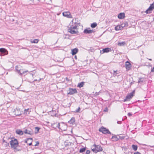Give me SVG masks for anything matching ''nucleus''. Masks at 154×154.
I'll return each mask as SVG.
<instances>
[{
  "instance_id": "nucleus-1",
  "label": "nucleus",
  "mask_w": 154,
  "mask_h": 154,
  "mask_svg": "<svg viewBox=\"0 0 154 154\" xmlns=\"http://www.w3.org/2000/svg\"><path fill=\"white\" fill-rule=\"evenodd\" d=\"M54 125H56V127L60 129L62 131H66L67 128V125L63 123H55Z\"/></svg>"
},
{
  "instance_id": "nucleus-2",
  "label": "nucleus",
  "mask_w": 154,
  "mask_h": 154,
  "mask_svg": "<svg viewBox=\"0 0 154 154\" xmlns=\"http://www.w3.org/2000/svg\"><path fill=\"white\" fill-rule=\"evenodd\" d=\"M10 144L11 148L15 149L18 146V143L16 139H13L10 141Z\"/></svg>"
},
{
  "instance_id": "nucleus-3",
  "label": "nucleus",
  "mask_w": 154,
  "mask_h": 154,
  "mask_svg": "<svg viewBox=\"0 0 154 154\" xmlns=\"http://www.w3.org/2000/svg\"><path fill=\"white\" fill-rule=\"evenodd\" d=\"M68 31L71 34H76L78 33L79 32L78 28H73L72 27H68Z\"/></svg>"
},
{
  "instance_id": "nucleus-4",
  "label": "nucleus",
  "mask_w": 154,
  "mask_h": 154,
  "mask_svg": "<svg viewBox=\"0 0 154 154\" xmlns=\"http://www.w3.org/2000/svg\"><path fill=\"white\" fill-rule=\"evenodd\" d=\"M79 23L76 21V19H73L72 21L71 25H70L69 27H72L73 28H78V25Z\"/></svg>"
},
{
  "instance_id": "nucleus-5",
  "label": "nucleus",
  "mask_w": 154,
  "mask_h": 154,
  "mask_svg": "<svg viewBox=\"0 0 154 154\" xmlns=\"http://www.w3.org/2000/svg\"><path fill=\"white\" fill-rule=\"evenodd\" d=\"M99 131L100 132H101L104 134H111V133L108 129H106V128L103 127H101V128H99Z\"/></svg>"
},
{
  "instance_id": "nucleus-6",
  "label": "nucleus",
  "mask_w": 154,
  "mask_h": 154,
  "mask_svg": "<svg viewBox=\"0 0 154 154\" xmlns=\"http://www.w3.org/2000/svg\"><path fill=\"white\" fill-rule=\"evenodd\" d=\"M153 9H154V2L152 4L150 5L149 7L146 11L145 12L146 14L150 13L151 12V11H152Z\"/></svg>"
},
{
  "instance_id": "nucleus-7",
  "label": "nucleus",
  "mask_w": 154,
  "mask_h": 154,
  "mask_svg": "<svg viewBox=\"0 0 154 154\" xmlns=\"http://www.w3.org/2000/svg\"><path fill=\"white\" fill-rule=\"evenodd\" d=\"M62 105L65 107H69L70 106V102L67 100H64L63 102Z\"/></svg>"
},
{
  "instance_id": "nucleus-8",
  "label": "nucleus",
  "mask_w": 154,
  "mask_h": 154,
  "mask_svg": "<svg viewBox=\"0 0 154 154\" xmlns=\"http://www.w3.org/2000/svg\"><path fill=\"white\" fill-rule=\"evenodd\" d=\"M63 15L68 18H72V16L69 11H65L63 13Z\"/></svg>"
},
{
  "instance_id": "nucleus-9",
  "label": "nucleus",
  "mask_w": 154,
  "mask_h": 154,
  "mask_svg": "<svg viewBox=\"0 0 154 154\" xmlns=\"http://www.w3.org/2000/svg\"><path fill=\"white\" fill-rule=\"evenodd\" d=\"M14 114L16 116H19L21 114V112L20 111V109L17 108H16L14 109Z\"/></svg>"
},
{
  "instance_id": "nucleus-10",
  "label": "nucleus",
  "mask_w": 154,
  "mask_h": 154,
  "mask_svg": "<svg viewBox=\"0 0 154 154\" xmlns=\"http://www.w3.org/2000/svg\"><path fill=\"white\" fill-rule=\"evenodd\" d=\"M125 67L127 70H129L131 67V65L130 63L127 61L125 63Z\"/></svg>"
},
{
  "instance_id": "nucleus-11",
  "label": "nucleus",
  "mask_w": 154,
  "mask_h": 154,
  "mask_svg": "<svg viewBox=\"0 0 154 154\" xmlns=\"http://www.w3.org/2000/svg\"><path fill=\"white\" fill-rule=\"evenodd\" d=\"M69 92L68 93V94L70 95L75 94L77 92V90L75 89L69 88Z\"/></svg>"
},
{
  "instance_id": "nucleus-12",
  "label": "nucleus",
  "mask_w": 154,
  "mask_h": 154,
  "mask_svg": "<svg viewBox=\"0 0 154 154\" xmlns=\"http://www.w3.org/2000/svg\"><path fill=\"white\" fill-rule=\"evenodd\" d=\"M2 146L4 149H5L9 146V144L3 140L2 143Z\"/></svg>"
},
{
  "instance_id": "nucleus-13",
  "label": "nucleus",
  "mask_w": 154,
  "mask_h": 154,
  "mask_svg": "<svg viewBox=\"0 0 154 154\" xmlns=\"http://www.w3.org/2000/svg\"><path fill=\"white\" fill-rule=\"evenodd\" d=\"M111 51V49L109 48H106L103 49L102 50V52L101 51H100V53L101 54H103L105 53H108Z\"/></svg>"
},
{
  "instance_id": "nucleus-14",
  "label": "nucleus",
  "mask_w": 154,
  "mask_h": 154,
  "mask_svg": "<svg viewBox=\"0 0 154 154\" xmlns=\"http://www.w3.org/2000/svg\"><path fill=\"white\" fill-rule=\"evenodd\" d=\"M94 145L96 149L97 152L101 151H102V148L100 146L97 145L95 144H94Z\"/></svg>"
},
{
  "instance_id": "nucleus-15",
  "label": "nucleus",
  "mask_w": 154,
  "mask_h": 154,
  "mask_svg": "<svg viewBox=\"0 0 154 154\" xmlns=\"http://www.w3.org/2000/svg\"><path fill=\"white\" fill-rule=\"evenodd\" d=\"M0 52L5 55H7L8 54V51L4 48H0Z\"/></svg>"
},
{
  "instance_id": "nucleus-16",
  "label": "nucleus",
  "mask_w": 154,
  "mask_h": 154,
  "mask_svg": "<svg viewBox=\"0 0 154 154\" xmlns=\"http://www.w3.org/2000/svg\"><path fill=\"white\" fill-rule=\"evenodd\" d=\"M32 138H28L25 141V142L27 143L30 146L32 144Z\"/></svg>"
},
{
  "instance_id": "nucleus-17",
  "label": "nucleus",
  "mask_w": 154,
  "mask_h": 154,
  "mask_svg": "<svg viewBox=\"0 0 154 154\" xmlns=\"http://www.w3.org/2000/svg\"><path fill=\"white\" fill-rule=\"evenodd\" d=\"M85 34H90L93 32V30L90 29V28L85 29L83 32Z\"/></svg>"
},
{
  "instance_id": "nucleus-18",
  "label": "nucleus",
  "mask_w": 154,
  "mask_h": 154,
  "mask_svg": "<svg viewBox=\"0 0 154 154\" xmlns=\"http://www.w3.org/2000/svg\"><path fill=\"white\" fill-rule=\"evenodd\" d=\"M125 14L124 13H120L118 16V18L119 19H122L125 17Z\"/></svg>"
},
{
  "instance_id": "nucleus-19",
  "label": "nucleus",
  "mask_w": 154,
  "mask_h": 154,
  "mask_svg": "<svg viewBox=\"0 0 154 154\" xmlns=\"http://www.w3.org/2000/svg\"><path fill=\"white\" fill-rule=\"evenodd\" d=\"M78 49L77 48H75L72 49L71 51L72 54V55H75L78 52Z\"/></svg>"
},
{
  "instance_id": "nucleus-20",
  "label": "nucleus",
  "mask_w": 154,
  "mask_h": 154,
  "mask_svg": "<svg viewBox=\"0 0 154 154\" xmlns=\"http://www.w3.org/2000/svg\"><path fill=\"white\" fill-rule=\"evenodd\" d=\"M24 132L25 134H27L30 135H32L33 134V132L32 131H29L27 129L25 130Z\"/></svg>"
},
{
  "instance_id": "nucleus-21",
  "label": "nucleus",
  "mask_w": 154,
  "mask_h": 154,
  "mask_svg": "<svg viewBox=\"0 0 154 154\" xmlns=\"http://www.w3.org/2000/svg\"><path fill=\"white\" fill-rule=\"evenodd\" d=\"M16 133L18 134H19L20 135H22L23 134V131L20 130H17L16 131Z\"/></svg>"
},
{
  "instance_id": "nucleus-22",
  "label": "nucleus",
  "mask_w": 154,
  "mask_h": 154,
  "mask_svg": "<svg viewBox=\"0 0 154 154\" xmlns=\"http://www.w3.org/2000/svg\"><path fill=\"white\" fill-rule=\"evenodd\" d=\"M85 82H81L78 83L77 87L79 88H81L84 85Z\"/></svg>"
},
{
  "instance_id": "nucleus-23",
  "label": "nucleus",
  "mask_w": 154,
  "mask_h": 154,
  "mask_svg": "<svg viewBox=\"0 0 154 154\" xmlns=\"http://www.w3.org/2000/svg\"><path fill=\"white\" fill-rule=\"evenodd\" d=\"M75 119L74 118H72L70 121H69V123L70 124H73L75 122Z\"/></svg>"
},
{
  "instance_id": "nucleus-24",
  "label": "nucleus",
  "mask_w": 154,
  "mask_h": 154,
  "mask_svg": "<svg viewBox=\"0 0 154 154\" xmlns=\"http://www.w3.org/2000/svg\"><path fill=\"white\" fill-rule=\"evenodd\" d=\"M112 140L114 141H117L119 139V138H118L116 135H114L112 136Z\"/></svg>"
},
{
  "instance_id": "nucleus-25",
  "label": "nucleus",
  "mask_w": 154,
  "mask_h": 154,
  "mask_svg": "<svg viewBox=\"0 0 154 154\" xmlns=\"http://www.w3.org/2000/svg\"><path fill=\"white\" fill-rule=\"evenodd\" d=\"M122 29V27H121V25H118L115 27V29L116 30H119Z\"/></svg>"
},
{
  "instance_id": "nucleus-26",
  "label": "nucleus",
  "mask_w": 154,
  "mask_h": 154,
  "mask_svg": "<svg viewBox=\"0 0 154 154\" xmlns=\"http://www.w3.org/2000/svg\"><path fill=\"white\" fill-rule=\"evenodd\" d=\"M126 44L125 42H122L118 43V45L119 46H123Z\"/></svg>"
},
{
  "instance_id": "nucleus-27",
  "label": "nucleus",
  "mask_w": 154,
  "mask_h": 154,
  "mask_svg": "<svg viewBox=\"0 0 154 154\" xmlns=\"http://www.w3.org/2000/svg\"><path fill=\"white\" fill-rule=\"evenodd\" d=\"M135 91H133L131 92L128 94L127 96H133L134 94Z\"/></svg>"
},
{
  "instance_id": "nucleus-28",
  "label": "nucleus",
  "mask_w": 154,
  "mask_h": 154,
  "mask_svg": "<svg viewBox=\"0 0 154 154\" xmlns=\"http://www.w3.org/2000/svg\"><path fill=\"white\" fill-rule=\"evenodd\" d=\"M39 1H45L47 4H50L51 2V0H38Z\"/></svg>"
},
{
  "instance_id": "nucleus-29",
  "label": "nucleus",
  "mask_w": 154,
  "mask_h": 154,
  "mask_svg": "<svg viewBox=\"0 0 154 154\" xmlns=\"http://www.w3.org/2000/svg\"><path fill=\"white\" fill-rule=\"evenodd\" d=\"M97 25V24L96 23H94L91 24V26L92 28L95 27Z\"/></svg>"
},
{
  "instance_id": "nucleus-30",
  "label": "nucleus",
  "mask_w": 154,
  "mask_h": 154,
  "mask_svg": "<svg viewBox=\"0 0 154 154\" xmlns=\"http://www.w3.org/2000/svg\"><path fill=\"white\" fill-rule=\"evenodd\" d=\"M131 97H126V98L124 100V102L130 101Z\"/></svg>"
},
{
  "instance_id": "nucleus-31",
  "label": "nucleus",
  "mask_w": 154,
  "mask_h": 154,
  "mask_svg": "<svg viewBox=\"0 0 154 154\" xmlns=\"http://www.w3.org/2000/svg\"><path fill=\"white\" fill-rule=\"evenodd\" d=\"M23 71V70H21L20 72V73H19V74L20 75H22L23 74H25L26 72H28V70H26L25 71Z\"/></svg>"
},
{
  "instance_id": "nucleus-32",
  "label": "nucleus",
  "mask_w": 154,
  "mask_h": 154,
  "mask_svg": "<svg viewBox=\"0 0 154 154\" xmlns=\"http://www.w3.org/2000/svg\"><path fill=\"white\" fill-rule=\"evenodd\" d=\"M16 70L17 71V72L19 74L21 70L19 69V68L18 66H16L15 67Z\"/></svg>"
},
{
  "instance_id": "nucleus-33",
  "label": "nucleus",
  "mask_w": 154,
  "mask_h": 154,
  "mask_svg": "<svg viewBox=\"0 0 154 154\" xmlns=\"http://www.w3.org/2000/svg\"><path fill=\"white\" fill-rule=\"evenodd\" d=\"M39 40L38 39H34L33 41H31V42L32 43H38Z\"/></svg>"
},
{
  "instance_id": "nucleus-34",
  "label": "nucleus",
  "mask_w": 154,
  "mask_h": 154,
  "mask_svg": "<svg viewBox=\"0 0 154 154\" xmlns=\"http://www.w3.org/2000/svg\"><path fill=\"white\" fill-rule=\"evenodd\" d=\"M29 109H25L24 111V113L25 115H28L29 114Z\"/></svg>"
},
{
  "instance_id": "nucleus-35",
  "label": "nucleus",
  "mask_w": 154,
  "mask_h": 154,
  "mask_svg": "<svg viewBox=\"0 0 154 154\" xmlns=\"http://www.w3.org/2000/svg\"><path fill=\"white\" fill-rule=\"evenodd\" d=\"M121 27L123 28V27H125L128 26V24L127 23H122V24H121Z\"/></svg>"
},
{
  "instance_id": "nucleus-36",
  "label": "nucleus",
  "mask_w": 154,
  "mask_h": 154,
  "mask_svg": "<svg viewBox=\"0 0 154 154\" xmlns=\"http://www.w3.org/2000/svg\"><path fill=\"white\" fill-rule=\"evenodd\" d=\"M132 147L133 149L135 151L137 150V146L134 145H132Z\"/></svg>"
},
{
  "instance_id": "nucleus-37",
  "label": "nucleus",
  "mask_w": 154,
  "mask_h": 154,
  "mask_svg": "<svg viewBox=\"0 0 154 154\" xmlns=\"http://www.w3.org/2000/svg\"><path fill=\"white\" fill-rule=\"evenodd\" d=\"M39 128H38V127H36L35 128V133H37L39 130Z\"/></svg>"
},
{
  "instance_id": "nucleus-38",
  "label": "nucleus",
  "mask_w": 154,
  "mask_h": 154,
  "mask_svg": "<svg viewBox=\"0 0 154 154\" xmlns=\"http://www.w3.org/2000/svg\"><path fill=\"white\" fill-rule=\"evenodd\" d=\"M85 150V148H83L80 149V152H84Z\"/></svg>"
},
{
  "instance_id": "nucleus-39",
  "label": "nucleus",
  "mask_w": 154,
  "mask_h": 154,
  "mask_svg": "<svg viewBox=\"0 0 154 154\" xmlns=\"http://www.w3.org/2000/svg\"><path fill=\"white\" fill-rule=\"evenodd\" d=\"M92 150L93 152H94L95 153H97V150L96 149V148L95 149H92Z\"/></svg>"
},
{
  "instance_id": "nucleus-40",
  "label": "nucleus",
  "mask_w": 154,
  "mask_h": 154,
  "mask_svg": "<svg viewBox=\"0 0 154 154\" xmlns=\"http://www.w3.org/2000/svg\"><path fill=\"white\" fill-rule=\"evenodd\" d=\"M125 136H119V139H123L125 138Z\"/></svg>"
},
{
  "instance_id": "nucleus-41",
  "label": "nucleus",
  "mask_w": 154,
  "mask_h": 154,
  "mask_svg": "<svg viewBox=\"0 0 154 154\" xmlns=\"http://www.w3.org/2000/svg\"><path fill=\"white\" fill-rule=\"evenodd\" d=\"M108 111V109L107 107H106L104 110L103 111L105 112H107Z\"/></svg>"
},
{
  "instance_id": "nucleus-42",
  "label": "nucleus",
  "mask_w": 154,
  "mask_h": 154,
  "mask_svg": "<svg viewBox=\"0 0 154 154\" xmlns=\"http://www.w3.org/2000/svg\"><path fill=\"white\" fill-rule=\"evenodd\" d=\"M80 110V108L79 107L78 109L75 110V112H79Z\"/></svg>"
},
{
  "instance_id": "nucleus-43",
  "label": "nucleus",
  "mask_w": 154,
  "mask_h": 154,
  "mask_svg": "<svg viewBox=\"0 0 154 154\" xmlns=\"http://www.w3.org/2000/svg\"><path fill=\"white\" fill-rule=\"evenodd\" d=\"M90 151L89 150H88L86 152V154H89L90 153Z\"/></svg>"
},
{
  "instance_id": "nucleus-44",
  "label": "nucleus",
  "mask_w": 154,
  "mask_h": 154,
  "mask_svg": "<svg viewBox=\"0 0 154 154\" xmlns=\"http://www.w3.org/2000/svg\"><path fill=\"white\" fill-rule=\"evenodd\" d=\"M134 154H141L140 152H135L134 153Z\"/></svg>"
},
{
  "instance_id": "nucleus-45",
  "label": "nucleus",
  "mask_w": 154,
  "mask_h": 154,
  "mask_svg": "<svg viewBox=\"0 0 154 154\" xmlns=\"http://www.w3.org/2000/svg\"><path fill=\"white\" fill-rule=\"evenodd\" d=\"M151 72H154V67H153L152 69H151Z\"/></svg>"
},
{
  "instance_id": "nucleus-46",
  "label": "nucleus",
  "mask_w": 154,
  "mask_h": 154,
  "mask_svg": "<svg viewBox=\"0 0 154 154\" xmlns=\"http://www.w3.org/2000/svg\"><path fill=\"white\" fill-rule=\"evenodd\" d=\"M39 144V143L38 142H37L36 143L35 145V146H38Z\"/></svg>"
},
{
  "instance_id": "nucleus-47",
  "label": "nucleus",
  "mask_w": 154,
  "mask_h": 154,
  "mask_svg": "<svg viewBox=\"0 0 154 154\" xmlns=\"http://www.w3.org/2000/svg\"><path fill=\"white\" fill-rule=\"evenodd\" d=\"M128 116H131L132 114L130 113H128Z\"/></svg>"
},
{
  "instance_id": "nucleus-48",
  "label": "nucleus",
  "mask_w": 154,
  "mask_h": 154,
  "mask_svg": "<svg viewBox=\"0 0 154 154\" xmlns=\"http://www.w3.org/2000/svg\"><path fill=\"white\" fill-rule=\"evenodd\" d=\"M75 58L76 59H77V56H75Z\"/></svg>"
},
{
  "instance_id": "nucleus-49",
  "label": "nucleus",
  "mask_w": 154,
  "mask_h": 154,
  "mask_svg": "<svg viewBox=\"0 0 154 154\" xmlns=\"http://www.w3.org/2000/svg\"><path fill=\"white\" fill-rule=\"evenodd\" d=\"M149 60H152V59H148Z\"/></svg>"
},
{
  "instance_id": "nucleus-50",
  "label": "nucleus",
  "mask_w": 154,
  "mask_h": 154,
  "mask_svg": "<svg viewBox=\"0 0 154 154\" xmlns=\"http://www.w3.org/2000/svg\"><path fill=\"white\" fill-rule=\"evenodd\" d=\"M141 82V81L139 80V81H138V82Z\"/></svg>"
},
{
  "instance_id": "nucleus-51",
  "label": "nucleus",
  "mask_w": 154,
  "mask_h": 154,
  "mask_svg": "<svg viewBox=\"0 0 154 154\" xmlns=\"http://www.w3.org/2000/svg\"><path fill=\"white\" fill-rule=\"evenodd\" d=\"M116 71H114V72L115 73Z\"/></svg>"
}]
</instances>
